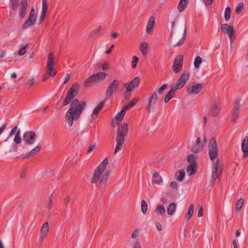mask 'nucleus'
<instances>
[{
    "instance_id": "46",
    "label": "nucleus",
    "mask_w": 248,
    "mask_h": 248,
    "mask_svg": "<svg viewBox=\"0 0 248 248\" xmlns=\"http://www.w3.org/2000/svg\"><path fill=\"white\" fill-rule=\"evenodd\" d=\"M196 155L193 154L189 155L187 158L188 162L190 163V164L196 165Z\"/></svg>"
},
{
    "instance_id": "29",
    "label": "nucleus",
    "mask_w": 248,
    "mask_h": 248,
    "mask_svg": "<svg viewBox=\"0 0 248 248\" xmlns=\"http://www.w3.org/2000/svg\"><path fill=\"white\" fill-rule=\"evenodd\" d=\"M176 91L174 88L172 87L170 90L168 92V93L165 96L164 99L165 103H168L171 98H172L174 96V93Z\"/></svg>"
},
{
    "instance_id": "49",
    "label": "nucleus",
    "mask_w": 248,
    "mask_h": 248,
    "mask_svg": "<svg viewBox=\"0 0 248 248\" xmlns=\"http://www.w3.org/2000/svg\"><path fill=\"white\" fill-rule=\"evenodd\" d=\"M231 16V8L227 7L225 11L224 18L226 21H228Z\"/></svg>"
},
{
    "instance_id": "3",
    "label": "nucleus",
    "mask_w": 248,
    "mask_h": 248,
    "mask_svg": "<svg viewBox=\"0 0 248 248\" xmlns=\"http://www.w3.org/2000/svg\"><path fill=\"white\" fill-rule=\"evenodd\" d=\"M223 169V163L217 159L213 162L211 185H213L216 180L221 175Z\"/></svg>"
},
{
    "instance_id": "13",
    "label": "nucleus",
    "mask_w": 248,
    "mask_h": 248,
    "mask_svg": "<svg viewBox=\"0 0 248 248\" xmlns=\"http://www.w3.org/2000/svg\"><path fill=\"white\" fill-rule=\"evenodd\" d=\"M158 100V95L156 93H153L149 99L147 110L149 112L154 111L155 104Z\"/></svg>"
},
{
    "instance_id": "58",
    "label": "nucleus",
    "mask_w": 248,
    "mask_h": 248,
    "mask_svg": "<svg viewBox=\"0 0 248 248\" xmlns=\"http://www.w3.org/2000/svg\"><path fill=\"white\" fill-rule=\"evenodd\" d=\"M95 147V144H94L90 146L89 147L88 150H87V153H90L91 152L93 151V150Z\"/></svg>"
},
{
    "instance_id": "61",
    "label": "nucleus",
    "mask_w": 248,
    "mask_h": 248,
    "mask_svg": "<svg viewBox=\"0 0 248 248\" xmlns=\"http://www.w3.org/2000/svg\"><path fill=\"white\" fill-rule=\"evenodd\" d=\"M17 126H15L13 129H12V130L10 132L9 137L12 136L16 133V132L17 130Z\"/></svg>"
},
{
    "instance_id": "14",
    "label": "nucleus",
    "mask_w": 248,
    "mask_h": 248,
    "mask_svg": "<svg viewBox=\"0 0 248 248\" xmlns=\"http://www.w3.org/2000/svg\"><path fill=\"white\" fill-rule=\"evenodd\" d=\"M140 80V78L139 77H136L128 84H125L124 86L126 88V91L127 92H130L134 88L138 87Z\"/></svg>"
},
{
    "instance_id": "19",
    "label": "nucleus",
    "mask_w": 248,
    "mask_h": 248,
    "mask_svg": "<svg viewBox=\"0 0 248 248\" xmlns=\"http://www.w3.org/2000/svg\"><path fill=\"white\" fill-rule=\"evenodd\" d=\"M242 150L244 153L243 157L248 156V136L246 137L242 141Z\"/></svg>"
},
{
    "instance_id": "57",
    "label": "nucleus",
    "mask_w": 248,
    "mask_h": 248,
    "mask_svg": "<svg viewBox=\"0 0 248 248\" xmlns=\"http://www.w3.org/2000/svg\"><path fill=\"white\" fill-rule=\"evenodd\" d=\"M99 65L101 66L103 70H105L108 69V65L107 63H100Z\"/></svg>"
},
{
    "instance_id": "32",
    "label": "nucleus",
    "mask_w": 248,
    "mask_h": 248,
    "mask_svg": "<svg viewBox=\"0 0 248 248\" xmlns=\"http://www.w3.org/2000/svg\"><path fill=\"white\" fill-rule=\"evenodd\" d=\"M36 22V19H33V18H29L28 19H27L25 23L23 24L22 26V28L23 29H26L27 28H28L29 27H31V26L33 25Z\"/></svg>"
},
{
    "instance_id": "8",
    "label": "nucleus",
    "mask_w": 248,
    "mask_h": 248,
    "mask_svg": "<svg viewBox=\"0 0 248 248\" xmlns=\"http://www.w3.org/2000/svg\"><path fill=\"white\" fill-rule=\"evenodd\" d=\"M36 138V134L31 131L25 132L23 136V141L25 144L28 145L33 144L35 143Z\"/></svg>"
},
{
    "instance_id": "47",
    "label": "nucleus",
    "mask_w": 248,
    "mask_h": 248,
    "mask_svg": "<svg viewBox=\"0 0 248 248\" xmlns=\"http://www.w3.org/2000/svg\"><path fill=\"white\" fill-rule=\"evenodd\" d=\"M47 11V2L46 0H43L42 1V9L41 14L45 15Z\"/></svg>"
},
{
    "instance_id": "44",
    "label": "nucleus",
    "mask_w": 248,
    "mask_h": 248,
    "mask_svg": "<svg viewBox=\"0 0 248 248\" xmlns=\"http://www.w3.org/2000/svg\"><path fill=\"white\" fill-rule=\"evenodd\" d=\"M141 210L143 214H145L147 211V204L144 200H142L141 202Z\"/></svg>"
},
{
    "instance_id": "33",
    "label": "nucleus",
    "mask_w": 248,
    "mask_h": 248,
    "mask_svg": "<svg viewBox=\"0 0 248 248\" xmlns=\"http://www.w3.org/2000/svg\"><path fill=\"white\" fill-rule=\"evenodd\" d=\"M116 140L117 141V144L114 150V154H116L121 149L124 142V140L122 139L116 138Z\"/></svg>"
},
{
    "instance_id": "23",
    "label": "nucleus",
    "mask_w": 248,
    "mask_h": 248,
    "mask_svg": "<svg viewBox=\"0 0 248 248\" xmlns=\"http://www.w3.org/2000/svg\"><path fill=\"white\" fill-rule=\"evenodd\" d=\"M240 109V104L239 101H236L233 107L232 113L234 116V120L235 121L238 116Z\"/></svg>"
},
{
    "instance_id": "51",
    "label": "nucleus",
    "mask_w": 248,
    "mask_h": 248,
    "mask_svg": "<svg viewBox=\"0 0 248 248\" xmlns=\"http://www.w3.org/2000/svg\"><path fill=\"white\" fill-rule=\"evenodd\" d=\"M139 61V58L137 56H133L132 58V67L135 68L137 67V64Z\"/></svg>"
},
{
    "instance_id": "18",
    "label": "nucleus",
    "mask_w": 248,
    "mask_h": 248,
    "mask_svg": "<svg viewBox=\"0 0 248 248\" xmlns=\"http://www.w3.org/2000/svg\"><path fill=\"white\" fill-rule=\"evenodd\" d=\"M203 145L202 144L201 139L200 137L196 139V143L192 146L191 151L194 153L197 154L202 150Z\"/></svg>"
},
{
    "instance_id": "27",
    "label": "nucleus",
    "mask_w": 248,
    "mask_h": 248,
    "mask_svg": "<svg viewBox=\"0 0 248 248\" xmlns=\"http://www.w3.org/2000/svg\"><path fill=\"white\" fill-rule=\"evenodd\" d=\"M125 111L126 110L123 108L122 110L119 112L116 116V121L115 123L116 125H118L119 123L123 119V118L124 117V116L125 114Z\"/></svg>"
},
{
    "instance_id": "48",
    "label": "nucleus",
    "mask_w": 248,
    "mask_h": 248,
    "mask_svg": "<svg viewBox=\"0 0 248 248\" xmlns=\"http://www.w3.org/2000/svg\"><path fill=\"white\" fill-rule=\"evenodd\" d=\"M12 4V8L13 10H16L19 5V0H10Z\"/></svg>"
},
{
    "instance_id": "37",
    "label": "nucleus",
    "mask_w": 248,
    "mask_h": 248,
    "mask_svg": "<svg viewBox=\"0 0 248 248\" xmlns=\"http://www.w3.org/2000/svg\"><path fill=\"white\" fill-rule=\"evenodd\" d=\"M139 101V98H135L132 99L131 102L129 103L126 106L124 107L123 108L126 110L133 107Z\"/></svg>"
},
{
    "instance_id": "34",
    "label": "nucleus",
    "mask_w": 248,
    "mask_h": 248,
    "mask_svg": "<svg viewBox=\"0 0 248 248\" xmlns=\"http://www.w3.org/2000/svg\"><path fill=\"white\" fill-rule=\"evenodd\" d=\"M186 28H185L184 29V32L182 34V37L178 41L176 42L175 44L173 45V46H181L185 42L186 40Z\"/></svg>"
},
{
    "instance_id": "5",
    "label": "nucleus",
    "mask_w": 248,
    "mask_h": 248,
    "mask_svg": "<svg viewBox=\"0 0 248 248\" xmlns=\"http://www.w3.org/2000/svg\"><path fill=\"white\" fill-rule=\"evenodd\" d=\"M208 150L210 159L213 161L217 157L218 154V149L217 141L214 138H211L209 141Z\"/></svg>"
},
{
    "instance_id": "11",
    "label": "nucleus",
    "mask_w": 248,
    "mask_h": 248,
    "mask_svg": "<svg viewBox=\"0 0 248 248\" xmlns=\"http://www.w3.org/2000/svg\"><path fill=\"white\" fill-rule=\"evenodd\" d=\"M119 83V81L117 79L114 80L110 83L107 89L106 93V98L110 97L117 91Z\"/></svg>"
},
{
    "instance_id": "38",
    "label": "nucleus",
    "mask_w": 248,
    "mask_h": 248,
    "mask_svg": "<svg viewBox=\"0 0 248 248\" xmlns=\"http://www.w3.org/2000/svg\"><path fill=\"white\" fill-rule=\"evenodd\" d=\"M185 176V172L183 170H179L177 171L175 174V177L177 180L182 181L184 178Z\"/></svg>"
},
{
    "instance_id": "42",
    "label": "nucleus",
    "mask_w": 248,
    "mask_h": 248,
    "mask_svg": "<svg viewBox=\"0 0 248 248\" xmlns=\"http://www.w3.org/2000/svg\"><path fill=\"white\" fill-rule=\"evenodd\" d=\"M29 45L28 44H26V45L22 46L17 52L18 55L20 56H23L26 53L27 49Z\"/></svg>"
},
{
    "instance_id": "40",
    "label": "nucleus",
    "mask_w": 248,
    "mask_h": 248,
    "mask_svg": "<svg viewBox=\"0 0 248 248\" xmlns=\"http://www.w3.org/2000/svg\"><path fill=\"white\" fill-rule=\"evenodd\" d=\"M193 212H194V205L193 204H191L188 210L187 215H186V219L187 221H188L189 220V219L190 218V217L192 216V215L193 214Z\"/></svg>"
},
{
    "instance_id": "9",
    "label": "nucleus",
    "mask_w": 248,
    "mask_h": 248,
    "mask_svg": "<svg viewBox=\"0 0 248 248\" xmlns=\"http://www.w3.org/2000/svg\"><path fill=\"white\" fill-rule=\"evenodd\" d=\"M220 29L223 33L228 34L231 41H233L234 40V30L232 26L229 25L227 24H223L221 25Z\"/></svg>"
},
{
    "instance_id": "50",
    "label": "nucleus",
    "mask_w": 248,
    "mask_h": 248,
    "mask_svg": "<svg viewBox=\"0 0 248 248\" xmlns=\"http://www.w3.org/2000/svg\"><path fill=\"white\" fill-rule=\"evenodd\" d=\"M244 3L242 2L239 3L235 9V12L236 14H239L241 11L243 9Z\"/></svg>"
},
{
    "instance_id": "56",
    "label": "nucleus",
    "mask_w": 248,
    "mask_h": 248,
    "mask_svg": "<svg viewBox=\"0 0 248 248\" xmlns=\"http://www.w3.org/2000/svg\"><path fill=\"white\" fill-rule=\"evenodd\" d=\"M170 187L173 189H177L178 185L176 182H171L170 185Z\"/></svg>"
},
{
    "instance_id": "4",
    "label": "nucleus",
    "mask_w": 248,
    "mask_h": 248,
    "mask_svg": "<svg viewBox=\"0 0 248 248\" xmlns=\"http://www.w3.org/2000/svg\"><path fill=\"white\" fill-rule=\"evenodd\" d=\"M55 58L53 52H50L48 56L46 72L48 76L54 77L56 74V70L54 68Z\"/></svg>"
},
{
    "instance_id": "39",
    "label": "nucleus",
    "mask_w": 248,
    "mask_h": 248,
    "mask_svg": "<svg viewBox=\"0 0 248 248\" xmlns=\"http://www.w3.org/2000/svg\"><path fill=\"white\" fill-rule=\"evenodd\" d=\"M244 200L243 198H240L236 203V211L240 212L244 204Z\"/></svg>"
},
{
    "instance_id": "45",
    "label": "nucleus",
    "mask_w": 248,
    "mask_h": 248,
    "mask_svg": "<svg viewBox=\"0 0 248 248\" xmlns=\"http://www.w3.org/2000/svg\"><path fill=\"white\" fill-rule=\"evenodd\" d=\"M202 62V59L200 56H197L194 60V65L195 68H199Z\"/></svg>"
},
{
    "instance_id": "20",
    "label": "nucleus",
    "mask_w": 248,
    "mask_h": 248,
    "mask_svg": "<svg viewBox=\"0 0 248 248\" xmlns=\"http://www.w3.org/2000/svg\"><path fill=\"white\" fill-rule=\"evenodd\" d=\"M155 24V19L153 16L149 17L146 26V31L147 33H150Z\"/></svg>"
},
{
    "instance_id": "21",
    "label": "nucleus",
    "mask_w": 248,
    "mask_h": 248,
    "mask_svg": "<svg viewBox=\"0 0 248 248\" xmlns=\"http://www.w3.org/2000/svg\"><path fill=\"white\" fill-rule=\"evenodd\" d=\"M41 149V145L39 144L35 148L32 149L31 151L27 153L23 157V159L29 157L30 156H33L35 154L39 153Z\"/></svg>"
},
{
    "instance_id": "60",
    "label": "nucleus",
    "mask_w": 248,
    "mask_h": 248,
    "mask_svg": "<svg viewBox=\"0 0 248 248\" xmlns=\"http://www.w3.org/2000/svg\"><path fill=\"white\" fill-rule=\"evenodd\" d=\"M101 26H98L96 29H95L92 32V34H96L98 33L101 30Z\"/></svg>"
},
{
    "instance_id": "54",
    "label": "nucleus",
    "mask_w": 248,
    "mask_h": 248,
    "mask_svg": "<svg viewBox=\"0 0 248 248\" xmlns=\"http://www.w3.org/2000/svg\"><path fill=\"white\" fill-rule=\"evenodd\" d=\"M133 248H141L140 243L137 239H136L133 242Z\"/></svg>"
},
{
    "instance_id": "2",
    "label": "nucleus",
    "mask_w": 248,
    "mask_h": 248,
    "mask_svg": "<svg viewBox=\"0 0 248 248\" xmlns=\"http://www.w3.org/2000/svg\"><path fill=\"white\" fill-rule=\"evenodd\" d=\"M108 162V158H106L95 169L91 180L92 183H98L100 186L106 184L109 175V171L107 170Z\"/></svg>"
},
{
    "instance_id": "16",
    "label": "nucleus",
    "mask_w": 248,
    "mask_h": 248,
    "mask_svg": "<svg viewBox=\"0 0 248 248\" xmlns=\"http://www.w3.org/2000/svg\"><path fill=\"white\" fill-rule=\"evenodd\" d=\"M203 84L198 83L189 86L187 88V92L190 94L198 93L202 89Z\"/></svg>"
},
{
    "instance_id": "30",
    "label": "nucleus",
    "mask_w": 248,
    "mask_h": 248,
    "mask_svg": "<svg viewBox=\"0 0 248 248\" xmlns=\"http://www.w3.org/2000/svg\"><path fill=\"white\" fill-rule=\"evenodd\" d=\"M149 47V45L147 42H142L140 44V49L143 55H145L147 54L146 50Z\"/></svg>"
},
{
    "instance_id": "10",
    "label": "nucleus",
    "mask_w": 248,
    "mask_h": 248,
    "mask_svg": "<svg viewBox=\"0 0 248 248\" xmlns=\"http://www.w3.org/2000/svg\"><path fill=\"white\" fill-rule=\"evenodd\" d=\"M128 132V126L127 124H122L116 132V138L124 140V138L127 136Z\"/></svg>"
},
{
    "instance_id": "25",
    "label": "nucleus",
    "mask_w": 248,
    "mask_h": 248,
    "mask_svg": "<svg viewBox=\"0 0 248 248\" xmlns=\"http://www.w3.org/2000/svg\"><path fill=\"white\" fill-rule=\"evenodd\" d=\"M176 205L174 202H171L169 204L167 208V213L170 216H172L176 211Z\"/></svg>"
},
{
    "instance_id": "53",
    "label": "nucleus",
    "mask_w": 248,
    "mask_h": 248,
    "mask_svg": "<svg viewBox=\"0 0 248 248\" xmlns=\"http://www.w3.org/2000/svg\"><path fill=\"white\" fill-rule=\"evenodd\" d=\"M29 18L36 19L35 11L34 8L31 9Z\"/></svg>"
},
{
    "instance_id": "22",
    "label": "nucleus",
    "mask_w": 248,
    "mask_h": 248,
    "mask_svg": "<svg viewBox=\"0 0 248 248\" xmlns=\"http://www.w3.org/2000/svg\"><path fill=\"white\" fill-rule=\"evenodd\" d=\"M163 182V180L159 173L155 172L152 178V183L154 185H160Z\"/></svg>"
},
{
    "instance_id": "7",
    "label": "nucleus",
    "mask_w": 248,
    "mask_h": 248,
    "mask_svg": "<svg viewBox=\"0 0 248 248\" xmlns=\"http://www.w3.org/2000/svg\"><path fill=\"white\" fill-rule=\"evenodd\" d=\"M220 101L219 99H215L212 102L209 111L211 116L216 117L220 113Z\"/></svg>"
},
{
    "instance_id": "6",
    "label": "nucleus",
    "mask_w": 248,
    "mask_h": 248,
    "mask_svg": "<svg viewBox=\"0 0 248 248\" xmlns=\"http://www.w3.org/2000/svg\"><path fill=\"white\" fill-rule=\"evenodd\" d=\"M189 78V73L185 72L183 73L178 79L176 84L172 86L176 90L183 88L188 81Z\"/></svg>"
},
{
    "instance_id": "62",
    "label": "nucleus",
    "mask_w": 248,
    "mask_h": 248,
    "mask_svg": "<svg viewBox=\"0 0 248 248\" xmlns=\"http://www.w3.org/2000/svg\"><path fill=\"white\" fill-rule=\"evenodd\" d=\"M70 78V75L68 74H67L65 77L63 83L64 84L67 83L68 82V81H69Z\"/></svg>"
},
{
    "instance_id": "28",
    "label": "nucleus",
    "mask_w": 248,
    "mask_h": 248,
    "mask_svg": "<svg viewBox=\"0 0 248 248\" xmlns=\"http://www.w3.org/2000/svg\"><path fill=\"white\" fill-rule=\"evenodd\" d=\"M96 82L93 75L90 76L88 78H87L84 82H83V85L85 87H90L93 83Z\"/></svg>"
},
{
    "instance_id": "26",
    "label": "nucleus",
    "mask_w": 248,
    "mask_h": 248,
    "mask_svg": "<svg viewBox=\"0 0 248 248\" xmlns=\"http://www.w3.org/2000/svg\"><path fill=\"white\" fill-rule=\"evenodd\" d=\"M93 76L96 82H100L106 77V74L104 72H99L97 74H93Z\"/></svg>"
},
{
    "instance_id": "64",
    "label": "nucleus",
    "mask_w": 248,
    "mask_h": 248,
    "mask_svg": "<svg viewBox=\"0 0 248 248\" xmlns=\"http://www.w3.org/2000/svg\"><path fill=\"white\" fill-rule=\"evenodd\" d=\"M213 1V0H204V2L205 3V4L206 6L211 5Z\"/></svg>"
},
{
    "instance_id": "17",
    "label": "nucleus",
    "mask_w": 248,
    "mask_h": 248,
    "mask_svg": "<svg viewBox=\"0 0 248 248\" xmlns=\"http://www.w3.org/2000/svg\"><path fill=\"white\" fill-rule=\"evenodd\" d=\"M28 5L27 0H21L19 9V15L21 18H25L27 13Z\"/></svg>"
},
{
    "instance_id": "31",
    "label": "nucleus",
    "mask_w": 248,
    "mask_h": 248,
    "mask_svg": "<svg viewBox=\"0 0 248 248\" xmlns=\"http://www.w3.org/2000/svg\"><path fill=\"white\" fill-rule=\"evenodd\" d=\"M197 165L194 164H190L186 168V172L189 176L194 174L196 170Z\"/></svg>"
},
{
    "instance_id": "43",
    "label": "nucleus",
    "mask_w": 248,
    "mask_h": 248,
    "mask_svg": "<svg viewBox=\"0 0 248 248\" xmlns=\"http://www.w3.org/2000/svg\"><path fill=\"white\" fill-rule=\"evenodd\" d=\"M14 140L17 144H19L21 142L20 129H18V130L16 131Z\"/></svg>"
},
{
    "instance_id": "15",
    "label": "nucleus",
    "mask_w": 248,
    "mask_h": 248,
    "mask_svg": "<svg viewBox=\"0 0 248 248\" xmlns=\"http://www.w3.org/2000/svg\"><path fill=\"white\" fill-rule=\"evenodd\" d=\"M49 232V224L48 222L44 223L40 231V236L39 242L40 245L42 244L44 238L47 236Z\"/></svg>"
},
{
    "instance_id": "24",
    "label": "nucleus",
    "mask_w": 248,
    "mask_h": 248,
    "mask_svg": "<svg viewBox=\"0 0 248 248\" xmlns=\"http://www.w3.org/2000/svg\"><path fill=\"white\" fill-rule=\"evenodd\" d=\"M105 101H101L100 104L97 106L94 109H93L92 113V119H94L95 118H94V115H97L98 113L100 112V111L103 108L104 105Z\"/></svg>"
},
{
    "instance_id": "63",
    "label": "nucleus",
    "mask_w": 248,
    "mask_h": 248,
    "mask_svg": "<svg viewBox=\"0 0 248 248\" xmlns=\"http://www.w3.org/2000/svg\"><path fill=\"white\" fill-rule=\"evenodd\" d=\"M34 82H35V79L33 78H32L31 79H30L29 80L28 84L30 86H31L32 85H33Z\"/></svg>"
},
{
    "instance_id": "1",
    "label": "nucleus",
    "mask_w": 248,
    "mask_h": 248,
    "mask_svg": "<svg viewBox=\"0 0 248 248\" xmlns=\"http://www.w3.org/2000/svg\"><path fill=\"white\" fill-rule=\"evenodd\" d=\"M79 89V84L76 82L73 83L67 92L62 104L63 106H65L71 102L65 115L66 122L70 127L72 126L74 121L78 119L86 106L84 101L73 99L77 95Z\"/></svg>"
},
{
    "instance_id": "52",
    "label": "nucleus",
    "mask_w": 248,
    "mask_h": 248,
    "mask_svg": "<svg viewBox=\"0 0 248 248\" xmlns=\"http://www.w3.org/2000/svg\"><path fill=\"white\" fill-rule=\"evenodd\" d=\"M167 85L165 84L161 86L158 89V92L159 94H161L166 89Z\"/></svg>"
},
{
    "instance_id": "55",
    "label": "nucleus",
    "mask_w": 248,
    "mask_h": 248,
    "mask_svg": "<svg viewBox=\"0 0 248 248\" xmlns=\"http://www.w3.org/2000/svg\"><path fill=\"white\" fill-rule=\"evenodd\" d=\"M138 234H139L138 230H135L132 232V235H131V237L133 239H135L138 237Z\"/></svg>"
},
{
    "instance_id": "12",
    "label": "nucleus",
    "mask_w": 248,
    "mask_h": 248,
    "mask_svg": "<svg viewBox=\"0 0 248 248\" xmlns=\"http://www.w3.org/2000/svg\"><path fill=\"white\" fill-rule=\"evenodd\" d=\"M183 56L179 55L177 56L174 61L173 64V71L174 73H177L180 71L183 67Z\"/></svg>"
},
{
    "instance_id": "41",
    "label": "nucleus",
    "mask_w": 248,
    "mask_h": 248,
    "mask_svg": "<svg viewBox=\"0 0 248 248\" xmlns=\"http://www.w3.org/2000/svg\"><path fill=\"white\" fill-rule=\"evenodd\" d=\"M53 198V193H51L50 196L48 197V199L46 202V207L48 209H50L52 207Z\"/></svg>"
},
{
    "instance_id": "35",
    "label": "nucleus",
    "mask_w": 248,
    "mask_h": 248,
    "mask_svg": "<svg viewBox=\"0 0 248 248\" xmlns=\"http://www.w3.org/2000/svg\"><path fill=\"white\" fill-rule=\"evenodd\" d=\"M155 212L158 215L163 216L165 215L166 209L162 204H159L156 207Z\"/></svg>"
},
{
    "instance_id": "36",
    "label": "nucleus",
    "mask_w": 248,
    "mask_h": 248,
    "mask_svg": "<svg viewBox=\"0 0 248 248\" xmlns=\"http://www.w3.org/2000/svg\"><path fill=\"white\" fill-rule=\"evenodd\" d=\"M188 0H180L178 5V10L180 12H183L186 8Z\"/></svg>"
},
{
    "instance_id": "59",
    "label": "nucleus",
    "mask_w": 248,
    "mask_h": 248,
    "mask_svg": "<svg viewBox=\"0 0 248 248\" xmlns=\"http://www.w3.org/2000/svg\"><path fill=\"white\" fill-rule=\"evenodd\" d=\"M203 216V209L202 207H200L198 210V217H202Z\"/></svg>"
}]
</instances>
